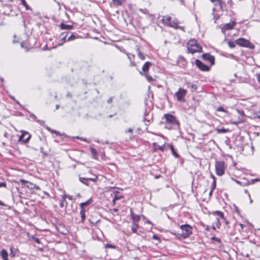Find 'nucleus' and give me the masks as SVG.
Instances as JSON below:
<instances>
[{
	"label": "nucleus",
	"mask_w": 260,
	"mask_h": 260,
	"mask_svg": "<svg viewBox=\"0 0 260 260\" xmlns=\"http://www.w3.org/2000/svg\"><path fill=\"white\" fill-rule=\"evenodd\" d=\"M164 117L166 121L165 127L168 129H177L179 127V122L176 117L171 114H165Z\"/></svg>",
	"instance_id": "nucleus-1"
},
{
	"label": "nucleus",
	"mask_w": 260,
	"mask_h": 260,
	"mask_svg": "<svg viewBox=\"0 0 260 260\" xmlns=\"http://www.w3.org/2000/svg\"><path fill=\"white\" fill-rule=\"evenodd\" d=\"M180 229L181 233L179 235L184 239L188 237L192 233V228L188 224L180 225Z\"/></svg>",
	"instance_id": "nucleus-2"
},
{
	"label": "nucleus",
	"mask_w": 260,
	"mask_h": 260,
	"mask_svg": "<svg viewBox=\"0 0 260 260\" xmlns=\"http://www.w3.org/2000/svg\"><path fill=\"white\" fill-rule=\"evenodd\" d=\"M215 166L217 175L221 176L224 174L225 166L223 161H216Z\"/></svg>",
	"instance_id": "nucleus-3"
},
{
	"label": "nucleus",
	"mask_w": 260,
	"mask_h": 260,
	"mask_svg": "<svg viewBox=\"0 0 260 260\" xmlns=\"http://www.w3.org/2000/svg\"><path fill=\"white\" fill-rule=\"evenodd\" d=\"M236 43L240 46L246 47L249 49H253L254 47V45L251 43L249 41L243 38H240L236 40Z\"/></svg>",
	"instance_id": "nucleus-4"
},
{
	"label": "nucleus",
	"mask_w": 260,
	"mask_h": 260,
	"mask_svg": "<svg viewBox=\"0 0 260 260\" xmlns=\"http://www.w3.org/2000/svg\"><path fill=\"white\" fill-rule=\"evenodd\" d=\"M20 182L24 187H25L31 190H33L34 189L36 190H40L41 189L40 187L39 186L30 182L26 181L24 179H20Z\"/></svg>",
	"instance_id": "nucleus-5"
},
{
	"label": "nucleus",
	"mask_w": 260,
	"mask_h": 260,
	"mask_svg": "<svg viewBox=\"0 0 260 260\" xmlns=\"http://www.w3.org/2000/svg\"><path fill=\"white\" fill-rule=\"evenodd\" d=\"M186 93L187 91L186 89L179 88L178 91L175 93L177 101L181 102H184L185 101V97Z\"/></svg>",
	"instance_id": "nucleus-6"
},
{
	"label": "nucleus",
	"mask_w": 260,
	"mask_h": 260,
	"mask_svg": "<svg viewBox=\"0 0 260 260\" xmlns=\"http://www.w3.org/2000/svg\"><path fill=\"white\" fill-rule=\"evenodd\" d=\"M195 63L197 67L202 71H209L210 67L206 64L203 63L200 60L197 59L195 61Z\"/></svg>",
	"instance_id": "nucleus-7"
},
{
	"label": "nucleus",
	"mask_w": 260,
	"mask_h": 260,
	"mask_svg": "<svg viewBox=\"0 0 260 260\" xmlns=\"http://www.w3.org/2000/svg\"><path fill=\"white\" fill-rule=\"evenodd\" d=\"M98 176L96 175H94V178H84L79 177V180L84 184H85L87 186H89V181H91L95 182L98 180Z\"/></svg>",
	"instance_id": "nucleus-8"
},
{
	"label": "nucleus",
	"mask_w": 260,
	"mask_h": 260,
	"mask_svg": "<svg viewBox=\"0 0 260 260\" xmlns=\"http://www.w3.org/2000/svg\"><path fill=\"white\" fill-rule=\"evenodd\" d=\"M30 137L31 135L28 132L22 131L19 141H22L24 143H26L29 141Z\"/></svg>",
	"instance_id": "nucleus-9"
},
{
	"label": "nucleus",
	"mask_w": 260,
	"mask_h": 260,
	"mask_svg": "<svg viewBox=\"0 0 260 260\" xmlns=\"http://www.w3.org/2000/svg\"><path fill=\"white\" fill-rule=\"evenodd\" d=\"M203 59L208 61L211 65L212 66L215 63V58L214 56L211 55L210 53H204L202 55Z\"/></svg>",
	"instance_id": "nucleus-10"
},
{
	"label": "nucleus",
	"mask_w": 260,
	"mask_h": 260,
	"mask_svg": "<svg viewBox=\"0 0 260 260\" xmlns=\"http://www.w3.org/2000/svg\"><path fill=\"white\" fill-rule=\"evenodd\" d=\"M236 22L235 21H233L231 23H228L223 25L221 27V31L222 32H224L226 30H231L234 28Z\"/></svg>",
	"instance_id": "nucleus-11"
},
{
	"label": "nucleus",
	"mask_w": 260,
	"mask_h": 260,
	"mask_svg": "<svg viewBox=\"0 0 260 260\" xmlns=\"http://www.w3.org/2000/svg\"><path fill=\"white\" fill-rule=\"evenodd\" d=\"M189 52L193 54L196 52H202V48L199 44L193 46L192 47H190V48L187 49Z\"/></svg>",
	"instance_id": "nucleus-12"
},
{
	"label": "nucleus",
	"mask_w": 260,
	"mask_h": 260,
	"mask_svg": "<svg viewBox=\"0 0 260 260\" xmlns=\"http://www.w3.org/2000/svg\"><path fill=\"white\" fill-rule=\"evenodd\" d=\"M211 2L214 3L216 2L215 4V6H219V9L221 11L223 12L224 10V7L225 5V4L223 3L222 0H210Z\"/></svg>",
	"instance_id": "nucleus-13"
},
{
	"label": "nucleus",
	"mask_w": 260,
	"mask_h": 260,
	"mask_svg": "<svg viewBox=\"0 0 260 260\" xmlns=\"http://www.w3.org/2000/svg\"><path fill=\"white\" fill-rule=\"evenodd\" d=\"M169 27H173L175 29H180L184 31V27L178 25V22L177 20H173L171 22Z\"/></svg>",
	"instance_id": "nucleus-14"
},
{
	"label": "nucleus",
	"mask_w": 260,
	"mask_h": 260,
	"mask_svg": "<svg viewBox=\"0 0 260 260\" xmlns=\"http://www.w3.org/2000/svg\"><path fill=\"white\" fill-rule=\"evenodd\" d=\"M171 17L170 16H164L162 18V22L166 26H169L171 24Z\"/></svg>",
	"instance_id": "nucleus-15"
},
{
	"label": "nucleus",
	"mask_w": 260,
	"mask_h": 260,
	"mask_svg": "<svg viewBox=\"0 0 260 260\" xmlns=\"http://www.w3.org/2000/svg\"><path fill=\"white\" fill-rule=\"evenodd\" d=\"M131 216L133 220V223H138V222L140 220V216L135 214L132 209H131Z\"/></svg>",
	"instance_id": "nucleus-16"
},
{
	"label": "nucleus",
	"mask_w": 260,
	"mask_h": 260,
	"mask_svg": "<svg viewBox=\"0 0 260 260\" xmlns=\"http://www.w3.org/2000/svg\"><path fill=\"white\" fill-rule=\"evenodd\" d=\"M152 66V63L150 61L146 62L142 67V71L146 74V73L149 70V68Z\"/></svg>",
	"instance_id": "nucleus-17"
},
{
	"label": "nucleus",
	"mask_w": 260,
	"mask_h": 260,
	"mask_svg": "<svg viewBox=\"0 0 260 260\" xmlns=\"http://www.w3.org/2000/svg\"><path fill=\"white\" fill-rule=\"evenodd\" d=\"M60 27L62 30H71L73 29L74 26L73 25L66 24L63 23L60 24Z\"/></svg>",
	"instance_id": "nucleus-18"
},
{
	"label": "nucleus",
	"mask_w": 260,
	"mask_h": 260,
	"mask_svg": "<svg viewBox=\"0 0 260 260\" xmlns=\"http://www.w3.org/2000/svg\"><path fill=\"white\" fill-rule=\"evenodd\" d=\"M69 34V32H63L61 33L60 35V42H61V45H62L64 42L67 41V35Z\"/></svg>",
	"instance_id": "nucleus-19"
},
{
	"label": "nucleus",
	"mask_w": 260,
	"mask_h": 260,
	"mask_svg": "<svg viewBox=\"0 0 260 260\" xmlns=\"http://www.w3.org/2000/svg\"><path fill=\"white\" fill-rule=\"evenodd\" d=\"M0 255L3 260H9L8 258V252L5 249H3L0 252Z\"/></svg>",
	"instance_id": "nucleus-20"
},
{
	"label": "nucleus",
	"mask_w": 260,
	"mask_h": 260,
	"mask_svg": "<svg viewBox=\"0 0 260 260\" xmlns=\"http://www.w3.org/2000/svg\"><path fill=\"white\" fill-rule=\"evenodd\" d=\"M92 201V199L90 198L87 201L81 203L80 205L81 209H85L84 207L89 205Z\"/></svg>",
	"instance_id": "nucleus-21"
},
{
	"label": "nucleus",
	"mask_w": 260,
	"mask_h": 260,
	"mask_svg": "<svg viewBox=\"0 0 260 260\" xmlns=\"http://www.w3.org/2000/svg\"><path fill=\"white\" fill-rule=\"evenodd\" d=\"M67 204H68V203H67V202L66 201V200L62 196L61 200L60 202L59 206L61 208L64 207V209L66 210V208H67Z\"/></svg>",
	"instance_id": "nucleus-22"
},
{
	"label": "nucleus",
	"mask_w": 260,
	"mask_h": 260,
	"mask_svg": "<svg viewBox=\"0 0 260 260\" xmlns=\"http://www.w3.org/2000/svg\"><path fill=\"white\" fill-rule=\"evenodd\" d=\"M198 44L196 40H190L187 43V49Z\"/></svg>",
	"instance_id": "nucleus-23"
},
{
	"label": "nucleus",
	"mask_w": 260,
	"mask_h": 260,
	"mask_svg": "<svg viewBox=\"0 0 260 260\" xmlns=\"http://www.w3.org/2000/svg\"><path fill=\"white\" fill-rule=\"evenodd\" d=\"M80 214L81 216V222L83 223L84 221V220L86 218L85 215V209H81L80 212Z\"/></svg>",
	"instance_id": "nucleus-24"
},
{
	"label": "nucleus",
	"mask_w": 260,
	"mask_h": 260,
	"mask_svg": "<svg viewBox=\"0 0 260 260\" xmlns=\"http://www.w3.org/2000/svg\"><path fill=\"white\" fill-rule=\"evenodd\" d=\"M114 5L117 7L122 6L124 0H112Z\"/></svg>",
	"instance_id": "nucleus-25"
},
{
	"label": "nucleus",
	"mask_w": 260,
	"mask_h": 260,
	"mask_svg": "<svg viewBox=\"0 0 260 260\" xmlns=\"http://www.w3.org/2000/svg\"><path fill=\"white\" fill-rule=\"evenodd\" d=\"M243 120H240V119L238 120H235L234 118H232L230 120V123L236 125H238L239 123H242Z\"/></svg>",
	"instance_id": "nucleus-26"
},
{
	"label": "nucleus",
	"mask_w": 260,
	"mask_h": 260,
	"mask_svg": "<svg viewBox=\"0 0 260 260\" xmlns=\"http://www.w3.org/2000/svg\"><path fill=\"white\" fill-rule=\"evenodd\" d=\"M137 52L138 55L139 57L141 59L144 60L145 59V57L144 55L141 52L140 48H138L137 49Z\"/></svg>",
	"instance_id": "nucleus-27"
},
{
	"label": "nucleus",
	"mask_w": 260,
	"mask_h": 260,
	"mask_svg": "<svg viewBox=\"0 0 260 260\" xmlns=\"http://www.w3.org/2000/svg\"><path fill=\"white\" fill-rule=\"evenodd\" d=\"M170 149L172 151V154L175 157H179V154L175 151L174 146L172 144L170 145Z\"/></svg>",
	"instance_id": "nucleus-28"
},
{
	"label": "nucleus",
	"mask_w": 260,
	"mask_h": 260,
	"mask_svg": "<svg viewBox=\"0 0 260 260\" xmlns=\"http://www.w3.org/2000/svg\"><path fill=\"white\" fill-rule=\"evenodd\" d=\"M186 84L188 87H190L193 89L194 90H196L197 89L198 86L196 84H194L189 82H186Z\"/></svg>",
	"instance_id": "nucleus-29"
},
{
	"label": "nucleus",
	"mask_w": 260,
	"mask_h": 260,
	"mask_svg": "<svg viewBox=\"0 0 260 260\" xmlns=\"http://www.w3.org/2000/svg\"><path fill=\"white\" fill-rule=\"evenodd\" d=\"M213 213L214 214L219 216L222 219H224V214L222 212L220 211H215Z\"/></svg>",
	"instance_id": "nucleus-30"
},
{
	"label": "nucleus",
	"mask_w": 260,
	"mask_h": 260,
	"mask_svg": "<svg viewBox=\"0 0 260 260\" xmlns=\"http://www.w3.org/2000/svg\"><path fill=\"white\" fill-rule=\"evenodd\" d=\"M140 73L142 75H145L146 79H147V80L149 82H151V81H154V80L153 79V78L151 76L148 75L147 74H143L141 72H140Z\"/></svg>",
	"instance_id": "nucleus-31"
},
{
	"label": "nucleus",
	"mask_w": 260,
	"mask_h": 260,
	"mask_svg": "<svg viewBox=\"0 0 260 260\" xmlns=\"http://www.w3.org/2000/svg\"><path fill=\"white\" fill-rule=\"evenodd\" d=\"M215 10V9L213 8V17H214V19L215 20L214 22H215V23H216V21L220 18V15H218V14H214Z\"/></svg>",
	"instance_id": "nucleus-32"
},
{
	"label": "nucleus",
	"mask_w": 260,
	"mask_h": 260,
	"mask_svg": "<svg viewBox=\"0 0 260 260\" xmlns=\"http://www.w3.org/2000/svg\"><path fill=\"white\" fill-rule=\"evenodd\" d=\"M77 38V36L74 34H72L67 39V41H71L75 40Z\"/></svg>",
	"instance_id": "nucleus-33"
},
{
	"label": "nucleus",
	"mask_w": 260,
	"mask_h": 260,
	"mask_svg": "<svg viewBox=\"0 0 260 260\" xmlns=\"http://www.w3.org/2000/svg\"><path fill=\"white\" fill-rule=\"evenodd\" d=\"M235 181L238 184H240L241 186H245V185H248L250 184V182H249V181H246V182H242L239 180H235Z\"/></svg>",
	"instance_id": "nucleus-34"
},
{
	"label": "nucleus",
	"mask_w": 260,
	"mask_h": 260,
	"mask_svg": "<svg viewBox=\"0 0 260 260\" xmlns=\"http://www.w3.org/2000/svg\"><path fill=\"white\" fill-rule=\"evenodd\" d=\"M133 226L132 227V231L133 233H135L137 232V230L138 228L139 227V225L138 223H133Z\"/></svg>",
	"instance_id": "nucleus-35"
},
{
	"label": "nucleus",
	"mask_w": 260,
	"mask_h": 260,
	"mask_svg": "<svg viewBox=\"0 0 260 260\" xmlns=\"http://www.w3.org/2000/svg\"><path fill=\"white\" fill-rule=\"evenodd\" d=\"M236 42H234L232 41H228V45L230 48H234L236 46Z\"/></svg>",
	"instance_id": "nucleus-36"
},
{
	"label": "nucleus",
	"mask_w": 260,
	"mask_h": 260,
	"mask_svg": "<svg viewBox=\"0 0 260 260\" xmlns=\"http://www.w3.org/2000/svg\"><path fill=\"white\" fill-rule=\"evenodd\" d=\"M212 178L213 179V181L211 185V189L214 190V189L216 187V181H215V178L213 175H212Z\"/></svg>",
	"instance_id": "nucleus-37"
},
{
	"label": "nucleus",
	"mask_w": 260,
	"mask_h": 260,
	"mask_svg": "<svg viewBox=\"0 0 260 260\" xmlns=\"http://www.w3.org/2000/svg\"><path fill=\"white\" fill-rule=\"evenodd\" d=\"M21 3L22 5H23L26 10H29L30 7L26 3V1L25 0H21Z\"/></svg>",
	"instance_id": "nucleus-38"
},
{
	"label": "nucleus",
	"mask_w": 260,
	"mask_h": 260,
	"mask_svg": "<svg viewBox=\"0 0 260 260\" xmlns=\"http://www.w3.org/2000/svg\"><path fill=\"white\" fill-rule=\"evenodd\" d=\"M62 196H63V198H64V199L66 200L67 198H68L70 200H73L74 199L73 198V196H72L71 195H68V194H64L63 195H62Z\"/></svg>",
	"instance_id": "nucleus-39"
},
{
	"label": "nucleus",
	"mask_w": 260,
	"mask_h": 260,
	"mask_svg": "<svg viewBox=\"0 0 260 260\" xmlns=\"http://www.w3.org/2000/svg\"><path fill=\"white\" fill-rule=\"evenodd\" d=\"M90 150L91 153L93 155H97V151H96V150L94 148L90 147Z\"/></svg>",
	"instance_id": "nucleus-40"
},
{
	"label": "nucleus",
	"mask_w": 260,
	"mask_h": 260,
	"mask_svg": "<svg viewBox=\"0 0 260 260\" xmlns=\"http://www.w3.org/2000/svg\"><path fill=\"white\" fill-rule=\"evenodd\" d=\"M127 56L130 61L133 60L135 58V55L131 53H127Z\"/></svg>",
	"instance_id": "nucleus-41"
},
{
	"label": "nucleus",
	"mask_w": 260,
	"mask_h": 260,
	"mask_svg": "<svg viewBox=\"0 0 260 260\" xmlns=\"http://www.w3.org/2000/svg\"><path fill=\"white\" fill-rule=\"evenodd\" d=\"M31 239L36 243H37L38 244H40L41 243V241L40 240V239L37 237H35V236H32L31 237Z\"/></svg>",
	"instance_id": "nucleus-42"
},
{
	"label": "nucleus",
	"mask_w": 260,
	"mask_h": 260,
	"mask_svg": "<svg viewBox=\"0 0 260 260\" xmlns=\"http://www.w3.org/2000/svg\"><path fill=\"white\" fill-rule=\"evenodd\" d=\"M122 198V196H115V197L113 199L112 202L114 204H115L116 200H119Z\"/></svg>",
	"instance_id": "nucleus-43"
},
{
	"label": "nucleus",
	"mask_w": 260,
	"mask_h": 260,
	"mask_svg": "<svg viewBox=\"0 0 260 260\" xmlns=\"http://www.w3.org/2000/svg\"><path fill=\"white\" fill-rule=\"evenodd\" d=\"M156 148H158L161 151H164L165 149V145H162V146L157 145L156 147Z\"/></svg>",
	"instance_id": "nucleus-44"
},
{
	"label": "nucleus",
	"mask_w": 260,
	"mask_h": 260,
	"mask_svg": "<svg viewBox=\"0 0 260 260\" xmlns=\"http://www.w3.org/2000/svg\"><path fill=\"white\" fill-rule=\"evenodd\" d=\"M21 46L22 48H26L27 50H28V47L27 46L26 43L25 42H22L21 43Z\"/></svg>",
	"instance_id": "nucleus-45"
},
{
	"label": "nucleus",
	"mask_w": 260,
	"mask_h": 260,
	"mask_svg": "<svg viewBox=\"0 0 260 260\" xmlns=\"http://www.w3.org/2000/svg\"><path fill=\"white\" fill-rule=\"evenodd\" d=\"M217 111L224 112H227L226 110H225L222 106L218 107V108L217 109Z\"/></svg>",
	"instance_id": "nucleus-46"
},
{
	"label": "nucleus",
	"mask_w": 260,
	"mask_h": 260,
	"mask_svg": "<svg viewBox=\"0 0 260 260\" xmlns=\"http://www.w3.org/2000/svg\"><path fill=\"white\" fill-rule=\"evenodd\" d=\"M260 180L258 178L252 179L250 180V184H253L255 182L259 181Z\"/></svg>",
	"instance_id": "nucleus-47"
},
{
	"label": "nucleus",
	"mask_w": 260,
	"mask_h": 260,
	"mask_svg": "<svg viewBox=\"0 0 260 260\" xmlns=\"http://www.w3.org/2000/svg\"><path fill=\"white\" fill-rule=\"evenodd\" d=\"M229 131L228 129H225V128H221V129H218V132L219 133H226Z\"/></svg>",
	"instance_id": "nucleus-48"
},
{
	"label": "nucleus",
	"mask_w": 260,
	"mask_h": 260,
	"mask_svg": "<svg viewBox=\"0 0 260 260\" xmlns=\"http://www.w3.org/2000/svg\"><path fill=\"white\" fill-rule=\"evenodd\" d=\"M212 240H214V241H215L216 242H217L218 243H220L221 242V240L220 239L218 238H216L215 237H213L212 238H211Z\"/></svg>",
	"instance_id": "nucleus-49"
},
{
	"label": "nucleus",
	"mask_w": 260,
	"mask_h": 260,
	"mask_svg": "<svg viewBox=\"0 0 260 260\" xmlns=\"http://www.w3.org/2000/svg\"><path fill=\"white\" fill-rule=\"evenodd\" d=\"M40 151L43 154L44 156H46L48 155V154L44 151V149L43 147H41Z\"/></svg>",
	"instance_id": "nucleus-50"
},
{
	"label": "nucleus",
	"mask_w": 260,
	"mask_h": 260,
	"mask_svg": "<svg viewBox=\"0 0 260 260\" xmlns=\"http://www.w3.org/2000/svg\"><path fill=\"white\" fill-rule=\"evenodd\" d=\"M256 77L257 81L260 84V72L256 74Z\"/></svg>",
	"instance_id": "nucleus-51"
},
{
	"label": "nucleus",
	"mask_w": 260,
	"mask_h": 260,
	"mask_svg": "<svg viewBox=\"0 0 260 260\" xmlns=\"http://www.w3.org/2000/svg\"><path fill=\"white\" fill-rule=\"evenodd\" d=\"M3 187H7V184L6 182H0V188Z\"/></svg>",
	"instance_id": "nucleus-52"
},
{
	"label": "nucleus",
	"mask_w": 260,
	"mask_h": 260,
	"mask_svg": "<svg viewBox=\"0 0 260 260\" xmlns=\"http://www.w3.org/2000/svg\"><path fill=\"white\" fill-rule=\"evenodd\" d=\"M28 113L30 114V116L35 120H37V117L36 116V115L35 114H34L33 113H31L30 112H28Z\"/></svg>",
	"instance_id": "nucleus-53"
},
{
	"label": "nucleus",
	"mask_w": 260,
	"mask_h": 260,
	"mask_svg": "<svg viewBox=\"0 0 260 260\" xmlns=\"http://www.w3.org/2000/svg\"><path fill=\"white\" fill-rule=\"evenodd\" d=\"M52 133H54L56 135H59V136H61L62 135L58 131H56V130H52Z\"/></svg>",
	"instance_id": "nucleus-54"
},
{
	"label": "nucleus",
	"mask_w": 260,
	"mask_h": 260,
	"mask_svg": "<svg viewBox=\"0 0 260 260\" xmlns=\"http://www.w3.org/2000/svg\"><path fill=\"white\" fill-rule=\"evenodd\" d=\"M105 247L106 248H114V246H113V245H111L110 244H108V243L106 244Z\"/></svg>",
	"instance_id": "nucleus-55"
},
{
	"label": "nucleus",
	"mask_w": 260,
	"mask_h": 260,
	"mask_svg": "<svg viewBox=\"0 0 260 260\" xmlns=\"http://www.w3.org/2000/svg\"><path fill=\"white\" fill-rule=\"evenodd\" d=\"M74 138H76V139H80V140H81L83 141H86V139L85 138H80L79 137V136H77L76 137H74Z\"/></svg>",
	"instance_id": "nucleus-56"
},
{
	"label": "nucleus",
	"mask_w": 260,
	"mask_h": 260,
	"mask_svg": "<svg viewBox=\"0 0 260 260\" xmlns=\"http://www.w3.org/2000/svg\"><path fill=\"white\" fill-rule=\"evenodd\" d=\"M113 101V97H111L108 100H107V103L108 104H110Z\"/></svg>",
	"instance_id": "nucleus-57"
},
{
	"label": "nucleus",
	"mask_w": 260,
	"mask_h": 260,
	"mask_svg": "<svg viewBox=\"0 0 260 260\" xmlns=\"http://www.w3.org/2000/svg\"><path fill=\"white\" fill-rule=\"evenodd\" d=\"M133 132V129L132 128H129L127 131H125L126 133H132Z\"/></svg>",
	"instance_id": "nucleus-58"
},
{
	"label": "nucleus",
	"mask_w": 260,
	"mask_h": 260,
	"mask_svg": "<svg viewBox=\"0 0 260 260\" xmlns=\"http://www.w3.org/2000/svg\"><path fill=\"white\" fill-rule=\"evenodd\" d=\"M227 3L230 5L231 6H232L233 5V2H232V0H228Z\"/></svg>",
	"instance_id": "nucleus-59"
},
{
	"label": "nucleus",
	"mask_w": 260,
	"mask_h": 260,
	"mask_svg": "<svg viewBox=\"0 0 260 260\" xmlns=\"http://www.w3.org/2000/svg\"><path fill=\"white\" fill-rule=\"evenodd\" d=\"M130 62L131 66L133 67L135 66V63L134 61H133V60L130 61Z\"/></svg>",
	"instance_id": "nucleus-60"
},
{
	"label": "nucleus",
	"mask_w": 260,
	"mask_h": 260,
	"mask_svg": "<svg viewBox=\"0 0 260 260\" xmlns=\"http://www.w3.org/2000/svg\"><path fill=\"white\" fill-rule=\"evenodd\" d=\"M144 121H146L147 122H146V123H145V124H146V125H149V120H146V118H144Z\"/></svg>",
	"instance_id": "nucleus-61"
},
{
	"label": "nucleus",
	"mask_w": 260,
	"mask_h": 260,
	"mask_svg": "<svg viewBox=\"0 0 260 260\" xmlns=\"http://www.w3.org/2000/svg\"><path fill=\"white\" fill-rule=\"evenodd\" d=\"M46 129H47L48 131H49V132H51V133H52V130H53V129H52L51 128H50L49 127H48V126H46Z\"/></svg>",
	"instance_id": "nucleus-62"
},
{
	"label": "nucleus",
	"mask_w": 260,
	"mask_h": 260,
	"mask_svg": "<svg viewBox=\"0 0 260 260\" xmlns=\"http://www.w3.org/2000/svg\"><path fill=\"white\" fill-rule=\"evenodd\" d=\"M67 97H72L71 93L70 92H68L67 94Z\"/></svg>",
	"instance_id": "nucleus-63"
},
{
	"label": "nucleus",
	"mask_w": 260,
	"mask_h": 260,
	"mask_svg": "<svg viewBox=\"0 0 260 260\" xmlns=\"http://www.w3.org/2000/svg\"><path fill=\"white\" fill-rule=\"evenodd\" d=\"M153 238L154 239H159V238L156 235H153Z\"/></svg>",
	"instance_id": "nucleus-64"
}]
</instances>
